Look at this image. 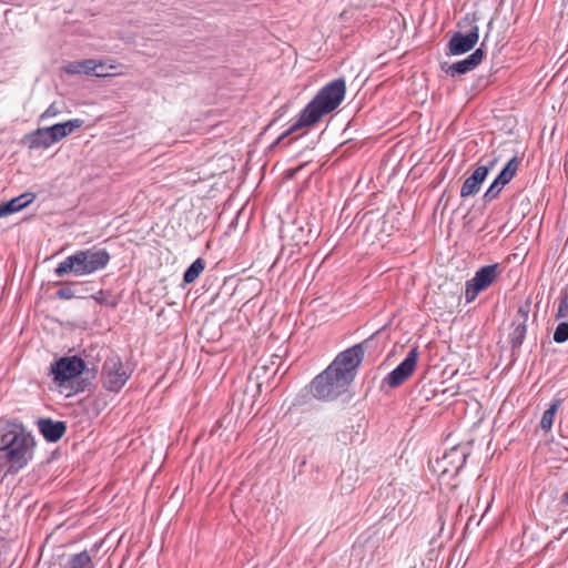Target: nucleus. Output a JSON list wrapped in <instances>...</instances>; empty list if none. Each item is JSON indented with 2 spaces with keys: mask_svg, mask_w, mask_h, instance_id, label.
Returning <instances> with one entry per match:
<instances>
[{
  "mask_svg": "<svg viewBox=\"0 0 568 568\" xmlns=\"http://www.w3.org/2000/svg\"><path fill=\"white\" fill-rule=\"evenodd\" d=\"M362 362L361 345H353L338 353L334 361L311 381L315 398L321 402H333L346 393Z\"/></svg>",
  "mask_w": 568,
  "mask_h": 568,
  "instance_id": "1",
  "label": "nucleus"
},
{
  "mask_svg": "<svg viewBox=\"0 0 568 568\" xmlns=\"http://www.w3.org/2000/svg\"><path fill=\"white\" fill-rule=\"evenodd\" d=\"M346 83L343 78L336 79L318 90L315 97L300 112L298 119L284 131L271 145L275 148L294 132L318 123L323 116L336 110L343 102Z\"/></svg>",
  "mask_w": 568,
  "mask_h": 568,
  "instance_id": "2",
  "label": "nucleus"
},
{
  "mask_svg": "<svg viewBox=\"0 0 568 568\" xmlns=\"http://www.w3.org/2000/svg\"><path fill=\"white\" fill-rule=\"evenodd\" d=\"M36 446L34 437L27 432L21 422L8 420L6 427L0 429V459L8 464V474H17L24 468L33 457Z\"/></svg>",
  "mask_w": 568,
  "mask_h": 568,
  "instance_id": "3",
  "label": "nucleus"
},
{
  "mask_svg": "<svg viewBox=\"0 0 568 568\" xmlns=\"http://www.w3.org/2000/svg\"><path fill=\"white\" fill-rule=\"evenodd\" d=\"M110 260L111 255L105 248L92 246L78 250L57 265L54 274L58 277L90 275L105 268Z\"/></svg>",
  "mask_w": 568,
  "mask_h": 568,
  "instance_id": "4",
  "label": "nucleus"
},
{
  "mask_svg": "<svg viewBox=\"0 0 568 568\" xmlns=\"http://www.w3.org/2000/svg\"><path fill=\"white\" fill-rule=\"evenodd\" d=\"M84 124L82 119H72L65 122L55 123L51 126L38 128L21 139V144L29 150L48 149L54 143L73 133Z\"/></svg>",
  "mask_w": 568,
  "mask_h": 568,
  "instance_id": "5",
  "label": "nucleus"
},
{
  "mask_svg": "<svg viewBox=\"0 0 568 568\" xmlns=\"http://www.w3.org/2000/svg\"><path fill=\"white\" fill-rule=\"evenodd\" d=\"M470 448L467 445L458 444L445 450L440 457L429 460V468L439 477L453 478L465 466Z\"/></svg>",
  "mask_w": 568,
  "mask_h": 568,
  "instance_id": "6",
  "label": "nucleus"
},
{
  "mask_svg": "<svg viewBox=\"0 0 568 568\" xmlns=\"http://www.w3.org/2000/svg\"><path fill=\"white\" fill-rule=\"evenodd\" d=\"M132 374V369L125 367L122 358L115 352H110L105 357L101 377L103 387L113 393H119Z\"/></svg>",
  "mask_w": 568,
  "mask_h": 568,
  "instance_id": "7",
  "label": "nucleus"
},
{
  "mask_svg": "<svg viewBox=\"0 0 568 568\" xmlns=\"http://www.w3.org/2000/svg\"><path fill=\"white\" fill-rule=\"evenodd\" d=\"M110 352H112L110 348L101 345H91L82 351L80 356L82 357L85 366V369H83L84 377L75 381V393L84 392L92 386L99 372L98 364L103 358L105 359Z\"/></svg>",
  "mask_w": 568,
  "mask_h": 568,
  "instance_id": "8",
  "label": "nucleus"
},
{
  "mask_svg": "<svg viewBox=\"0 0 568 568\" xmlns=\"http://www.w3.org/2000/svg\"><path fill=\"white\" fill-rule=\"evenodd\" d=\"M85 366L82 357L79 355L62 356L50 365V374L59 386L81 377H84Z\"/></svg>",
  "mask_w": 568,
  "mask_h": 568,
  "instance_id": "9",
  "label": "nucleus"
},
{
  "mask_svg": "<svg viewBox=\"0 0 568 568\" xmlns=\"http://www.w3.org/2000/svg\"><path fill=\"white\" fill-rule=\"evenodd\" d=\"M499 274V265L490 264L480 267L475 276L466 282L465 298L466 301L473 302L478 294L490 286Z\"/></svg>",
  "mask_w": 568,
  "mask_h": 568,
  "instance_id": "10",
  "label": "nucleus"
},
{
  "mask_svg": "<svg viewBox=\"0 0 568 568\" xmlns=\"http://www.w3.org/2000/svg\"><path fill=\"white\" fill-rule=\"evenodd\" d=\"M531 310L530 301L523 303L513 320V332L509 334V343L513 351L519 349L527 333V321Z\"/></svg>",
  "mask_w": 568,
  "mask_h": 568,
  "instance_id": "11",
  "label": "nucleus"
},
{
  "mask_svg": "<svg viewBox=\"0 0 568 568\" xmlns=\"http://www.w3.org/2000/svg\"><path fill=\"white\" fill-rule=\"evenodd\" d=\"M479 39V29L473 26L467 34L455 32L447 43L448 55H460L470 51Z\"/></svg>",
  "mask_w": 568,
  "mask_h": 568,
  "instance_id": "12",
  "label": "nucleus"
},
{
  "mask_svg": "<svg viewBox=\"0 0 568 568\" xmlns=\"http://www.w3.org/2000/svg\"><path fill=\"white\" fill-rule=\"evenodd\" d=\"M484 58L485 52L483 48H478L464 60L457 61L452 64H442V70L452 78L456 75L466 74L467 72L477 68L483 62Z\"/></svg>",
  "mask_w": 568,
  "mask_h": 568,
  "instance_id": "13",
  "label": "nucleus"
},
{
  "mask_svg": "<svg viewBox=\"0 0 568 568\" xmlns=\"http://www.w3.org/2000/svg\"><path fill=\"white\" fill-rule=\"evenodd\" d=\"M418 361V349L413 347L405 359L393 369V387L404 384L415 372Z\"/></svg>",
  "mask_w": 568,
  "mask_h": 568,
  "instance_id": "14",
  "label": "nucleus"
},
{
  "mask_svg": "<svg viewBox=\"0 0 568 568\" xmlns=\"http://www.w3.org/2000/svg\"><path fill=\"white\" fill-rule=\"evenodd\" d=\"M37 425L40 434L48 443L59 442L67 433V423L63 420L43 417L37 420Z\"/></svg>",
  "mask_w": 568,
  "mask_h": 568,
  "instance_id": "15",
  "label": "nucleus"
},
{
  "mask_svg": "<svg viewBox=\"0 0 568 568\" xmlns=\"http://www.w3.org/2000/svg\"><path fill=\"white\" fill-rule=\"evenodd\" d=\"M103 67L100 62L98 63L94 59H85L80 61L69 62L63 67L67 74H93L95 77H104L103 72H99L98 68Z\"/></svg>",
  "mask_w": 568,
  "mask_h": 568,
  "instance_id": "16",
  "label": "nucleus"
},
{
  "mask_svg": "<svg viewBox=\"0 0 568 568\" xmlns=\"http://www.w3.org/2000/svg\"><path fill=\"white\" fill-rule=\"evenodd\" d=\"M36 200V194L32 192H26L19 196H16L7 202L0 203V219L9 216L16 212L26 209Z\"/></svg>",
  "mask_w": 568,
  "mask_h": 568,
  "instance_id": "17",
  "label": "nucleus"
},
{
  "mask_svg": "<svg viewBox=\"0 0 568 568\" xmlns=\"http://www.w3.org/2000/svg\"><path fill=\"white\" fill-rule=\"evenodd\" d=\"M390 338V329L388 327V323H386L382 328L377 329L368 338L358 343L357 345L362 346L363 356L365 355L366 349H377L381 348L383 351L388 339Z\"/></svg>",
  "mask_w": 568,
  "mask_h": 568,
  "instance_id": "18",
  "label": "nucleus"
},
{
  "mask_svg": "<svg viewBox=\"0 0 568 568\" xmlns=\"http://www.w3.org/2000/svg\"><path fill=\"white\" fill-rule=\"evenodd\" d=\"M486 178H487L486 169L476 168V170L471 173V175L468 176L464 181L462 189H460V196L469 197V196H474L475 194H477L480 190L483 182L486 180Z\"/></svg>",
  "mask_w": 568,
  "mask_h": 568,
  "instance_id": "19",
  "label": "nucleus"
},
{
  "mask_svg": "<svg viewBox=\"0 0 568 568\" xmlns=\"http://www.w3.org/2000/svg\"><path fill=\"white\" fill-rule=\"evenodd\" d=\"M398 493L402 495V498L397 501L398 517L403 521H406L413 515L414 508L416 506V493L410 488L408 491L399 489Z\"/></svg>",
  "mask_w": 568,
  "mask_h": 568,
  "instance_id": "20",
  "label": "nucleus"
},
{
  "mask_svg": "<svg viewBox=\"0 0 568 568\" xmlns=\"http://www.w3.org/2000/svg\"><path fill=\"white\" fill-rule=\"evenodd\" d=\"M564 403L562 398H554L549 408L546 409L540 419V427L545 432H549L554 425V419L559 407Z\"/></svg>",
  "mask_w": 568,
  "mask_h": 568,
  "instance_id": "21",
  "label": "nucleus"
},
{
  "mask_svg": "<svg viewBox=\"0 0 568 568\" xmlns=\"http://www.w3.org/2000/svg\"><path fill=\"white\" fill-rule=\"evenodd\" d=\"M519 166V162L517 156L511 158L507 164L503 168V170L497 175L496 180L498 184H508L513 178L515 176Z\"/></svg>",
  "mask_w": 568,
  "mask_h": 568,
  "instance_id": "22",
  "label": "nucleus"
},
{
  "mask_svg": "<svg viewBox=\"0 0 568 568\" xmlns=\"http://www.w3.org/2000/svg\"><path fill=\"white\" fill-rule=\"evenodd\" d=\"M205 261L202 257H197L184 272L183 283H193L205 268Z\"/></svg>",
  "mask_w": 568,
  "mask_h": 568,
  "instance_id": "23",
  "label": "nucleus"
},
{
  "mask_svg": "<svg viewBox=\"0 0 568 568\" xmlns=\"http://www.w3.org/2000/svg\"><path fill=\"white\" fill-rule=\"evenodd\" d=\"M313 399H316L314 392L311 388V383L306 385L294 398L293 407L312 405Z\"/></svg>",
  "mask_w": 568,
  "mask_h": 568,
  "instance_id": "24",
  "label": "nucleus"
},
{
  "mask_svg": "<svg viewBox=\"0 0 568 568\" xmlns=\"http://www.w3.org/2000/svg\"><path fill=\"white\" fill-rule=\"evenodd\" d=\"M90 297L92 300H94L100 305H105L109 307H115L118 305V301L115 298H112L111 291L99 290L97 293L92 294Z\"/></svg>",
  "mask_w": 568,
  "mask_h": 568,
  "instance_id": "25",
  "label": "nucleus"
},
{
  "mask_svg": "<svg viewBox=\"0 0 568 568\" xmlns=\"http://www.w3.org/2000/svg\"><path fill=\"white\" fill-rule=\"evenodd\" d=\"M504 186H505L504 184H498L497 180L495 179L494 182L490 184V186L485 192V194L483 195V201L485 203H489L493 200L497 199Z\"/></svg>",
  "mask_w": 568,
  "mask_h": 568,
  "instance_id": "26",
  "label": "nucleus"
},
{
  "mask_svg": "<svg viewBox=\"0 0 568 568\" xmlns=\"http://www.w3.org/2000/svg\"><path fill=\"white\" fill-rule=\"evenodd\" d=\"M554 341L558 344L568 341V322H561L555 329Z\"/></svg>",
  "mask_w": 568,
  "mask_h": 568,
  "instance_id": "27",
  "label": "nucleus"
},
{
  "mask_svg": "<svg viewBox=\"0 0 568 568\" xmlns=\"http://www.w3.org/2000/svg\"><path fill=\"white\" fill-rule=\"evenodd\" d=\"M55 295L60 300H71L74 297H80V295L77 294V291L73 290L71 286H63V287L59 288L55 292Z\"/></svg>",
  "mask_w": 568,
  "mask_h": 568,
  "instance_id": "28",
  "label": "nucleus"
},
{
  "mask_svg": "<svg viewBox=\"0 0 568 568\" xmlns=\"http://www.w3.org/2000/svg\"><path fill=\"white\" fill-rule=\"evenodd\" d=\"M480 165H478V169H486L487 174L493 170L496 164L498 163V158L496 155H493L491 158H481L480 159Z\"/></svg>",
  "mask_w": 568,
  "mask_h": 568,
  "instance_id": "29",
  "label": "nucleus"
},
{
  "mask_svg": "<svg viewBox=\"0 0 568 568\" xmlns=\"http://www.w3.org/2000/svg\"><path fill=\"white\" fill-rule=\"evenodd\" d=\"M59 109L55 106L54 103H52L51 105H49V108L41 114L40 119H44V118H48V116H55L57 114H59Z\"/></svg>",
  "mask_w": 568,
  "mask_h": 568,
  "instance_id": "30",
  "label": "nucleus"
},
{
  "mask_svg": "<svg viewBox=\"0 0 568 568\" xmlns=\"http://www.w3.org/2000/svg\"><path fill=\"white\" fill-rule=\"evenodd\" d=\"M568 311V297H566L558 307L557 317H562L566 315V312Z\"/></svg>",
  "mask_w": 568,
  "mask_h": 568,
  "instance_id": "31",
  "label": "nucleus"
},
{
  "mask_svg": "<svg viewBox=\"0 0 568 568\" xmlns=\"http://www.w3.org/2000/svg\"><path fill=\"white\" fill-rule=\"evenodd\" d=\"M385 217H386V215L383 216V222H382L383 223V227H382V231H381L379 235L377 236L378 241L382 242V243L385 242L384 237H388L389 236V234H386L385 231H384V225L387 223Z\"/></svg>",
  "mask_w": 568,
  "mask_h": 568,
  "instance_id": "32",
  "label": "nucleus"
},
{
  "mask_svg": "<svg viewBox=\"0 0 568 568\" xmlns=\"http://www.w3.org/2000/svg\"><path fill=\"white\" fill-rule=\"evenodd\" d=\"M382 388H385L386 392L390 388V373L386 374L384 377H383V381H382Z\"/></svg>",
  "mask_w": 568,
  "mask_h": 568,
  "instance_id": "33",
  "label": "nucleus"
},
{
  "mask_svg": "<svg viewBox=\"0 0 568 568\" xmlns=\"http://www.w3.org/2000/svg\"><path fill=\"white\" fill-rule=\"evenodd\" d=\"M305 165H306V163H305V164H302V165H300V166H297V168H295V169H293V170H290V171H288V176H290V178H294V176H295V174H296L298 171H301Z\"/></svg>",
  "mask_w": 568,
  "mask_h": 568,
  "instance_id": "34",
  "label": "nucleus"
},
{
  "mask_svg": "<svg viewBox=\"0 0 568 568\" xmlns=\"http://www.w3.org/2000/svg\"><path fill=\"white\" fill-rule=\"evenodd\" d=\"M561 504L568 506V491L562 495Z\"/></svg>",
  "mask_w": 568,
  "mask_h": 568,
  "instance_id": "35",
  "label": "nucleus"
},
{
  "mask_svg": "<svg viewBox=\"0 0 568 568\" xmlns=\"http://www.w3.org/2000/svg\"><path fill=\"white\" fill-rule=\"evenodd\" d=\"M387 165V160L383 159L382 160V166L385 168Z\"/></svg>",
  "mask_w": 568,
  "mask_h": 568,
  "instance_id": "36",
  "label": "nucleus"
},
{
  "mask_svg": "<svg viewBox=\"0 0 568 568\" xmlns=\"http://www.w3.org/2000/svg\"><path fill=\"white\" fill-rule=\"evenodd\" d=\"M296 138H293L291 140L287 141L286 145H290Z\"/></svg>",
  "mask_w": 568,
  "mask_h": 568,
  "instance_id": "37",
  "label": "nucleus"
},
{
  "mask_svg": "<svg viewBox=\"0 0 568 568\" xmlns=\"http://www.w3.org/2000/svg\"><path fill=\"white\" fill-rule=\"evenodd\" d=\"M390 358V352L386 355L385 361H388Z\"/></svg>",
  "mask_w": 568,
  "mask_h": 568,
  "instance_id": "38",
  "label": "nucleus"
}]
</instances>
